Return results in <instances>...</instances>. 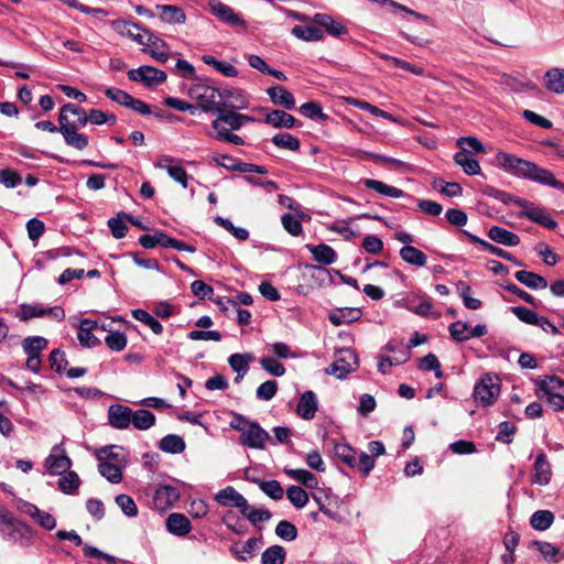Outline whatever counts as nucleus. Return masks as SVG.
<instances>
[{
    "label": "nucleus",
    "mask_w": 564,
    "mask_h": 564,
    "mask_svg": "<svg viewBox=\"0 0 564 564\" xmlns=\"http://www.w3.org/2000/svg\"><path fill=\"white\" fill-rule=\"evenodd\" d=\"M132 417L131 424L140 431L149 430L156 421L155 415L151 411L144 409H140L134 412L132 411Z\"/></svg>",
    "instance_id": "nucleus-41"
},
{
    "label": "nucleus",
    "mask_w": 564,
    "mask_h": 564,
    "mask_svg": "<svg viewBox=\"0 0 564 564\" xmlns=\"http://www.w3.org/2000/svg\"><path fill=\"white\" fill-rule=\"evenodd\" d=\"M312 22L321 28H324L326 32L332 36H340L348 33V29L333 19L326 13H316L312 17Z\"/></svg>",
    "instance_id": "nucleus-21"
},
{
    "label": "nucleus",
    "mask_w": 564,
    "mask_h": 564,
    "mask_svg": "<svg viewBox=\"0 0 564 564\" xmlns=\"http://www.w3.org/2000/svg\"><path fill=\"white\" fill-rule=\"evenodd\" d=\"M220 91L205 84H194L188 89V96L198 102V107L204 112H216L219 102Z\"/></svg>",
    "instance_id": "nucleus-5"
},
{
    "label": "nucleus",
    "mask_w": 564,
    "mask_h": 564,
    "mask_svg": "<svg viewBox=\"0 0 564 564\" xmlns=\"http://www.w3.org/2000/svg\"><path fill=\"white\" fill-rule=\"evenodd\" d=\"M434 188H437L441 194L447 196V197H455L459 196L463 193V188L458 183L455 182H444L443 180H435Z\"/></svg>",
    "instance_id": "nucleus-63"
},
{
    "label": "nucleus",
    "mask_w": 564,
    "mask_h": 564,
    "mask_svg": "<svg viewBox=\"0 0 564 564\" xmlns=\"http://www.w3.org/2000/svg\"><path fill=\"white\" fill-rule=\"evenodd\" d=\"M236 109H229L225 107H218L217 113L219 115V120L227 126H229L230 130H239L246 122H253L254 118L239 113L235 111Z\"/></svg>",
    "instance_id": "nucleus-19"
},
{
    "label": "nucleus",
    "mask_w": 564,
    "mask_h": 564,
    "mask_svg": "<svg viewBox=\"0 0 564 564\" xmlns=\"http://www.w3.org/2000/svg\"><path fill=\"white\" fill-rule=\"evenodd\" d=\"M306 248L312 253L313 259L324 265H329L337 259L336 251L326 243H319L317 246L306 245Z\"/></svg>",
    "instance_id": "nucleus-27"
},
{
    "label": "nucleus",
    "mask_w": 564,
    "mask_h": 564,
    "mask_svg": "<svg viewBox=\"0 0 564 564\" xmlns=\"http://www.w3.org/2000/svg\"><path fill=\"white\" fill-rule=\"evenodd\" d=\"M240 444L249 448L263 449L268 442H271L270 434L252 421L240 434Z\"/></svg>",
    "instance_id": "nucleus-9"
},
{
    "label": "nucleus",
    "mask_w": 564,
    "mask_h": 564,
    "mask_svg": "<svg viewBox=\"0 0 564 564\" xmlns=\"http://www.w3.org/2000/svg\"><path fill=\"white\" fill-rule=\"evenodd\" d=\"M300 112L310 119H319L322 121L328 120V116L323 112L321 105L316 101H308L300 107Z\"/></svg>",
    "instance_id": "nucleus-57"
},
{
    "label": "nucleus",
    "mask_w": 564,
    "mask_h": 564,
    "mask_svg": "<svg viewBox=\"0 0 564 564\" xmlns=\"http://www.w3.org/2000/svg\"><path fill=\"white\" fill-rule=\"evenodd\" d=\"M98 471L112 484H119L122 480L121 468L111 462H99Z\"/></svg>",
    "instance_id": "nucleus-48"
},
{
    "label": "nucleus",
    "mask_w": 564,
    "mask_h": 564,
    "mask_svg": "<svg viewBox=\"0 0 564 564\" xmlns=\"http://www.w3.org/2000/svg\"><path fill=\"white\" fill-rule=\"evenodd\" d=\"M291 34L304 42H318L324 39V33L319 28L312 25H295Z\"/></svg>",
    "instance_id": "nucleus-31"
},
{
    "label": "nucleus",
    "mask_w": 564,
    "mask_h": 564,
    "mask_svg": "<svg viewBox=\"0 0 564 564\" xmlns=\"http://www.w3.org/2000/svg\"><path fill=\"white\" fill-rule=\"evenodd\" d=\"M361 315L362 313L359 308L343 307L332 312L328 318L333 325L340 326L343 324H349L358 321L361 317Z\"/></svg>",
    "instance_id": "nucleus-28"
},
{
    "label": "nucleus",
    "mask_w": 564,
    "mask_h": 564,
    "mask_svg": "<svg viewBox=\"0 0 564 564\" xmlns=\"http://www.w3.org/2000/svg\"><path fill=\"white\" fill-rule=\"evenodd\" d=\"M58 489L65 494V495H75L77 494L79 486H80V479L78 475L75 471L68 470L63 473L61 475V478L58 479Z\"/></svg>",
    "instance_id": "nucleus-39"
},
{
    "label": "nucleus",
    "mask_w": 564,
    "mask_h": 564,
    "mask_svg": "<svg viewBox=\"0 0 564 564\" xmlns=\"http://www.w3.org/2000/svg\"><path fill=\"white\" fill-rule=\"evenodd\" d=\"M514 278L525 286L532 289V290H543L547 286V281L542 275L531 272L521 270L516 272Z\"/></svg>",
    "instance_id": "nucleus-32"
},
{
    "label": "nucleus",
    "mask_w": 564,
    "mask_h": 564,
    "mask_svg": "<svg viewBox=\"0 0 564 564\" xmlns=\"http://www.w3.org/2000/svg\"><path fill=\"white\" fill-rule=\"evenodd\" d=\"M180 499V491L172 485H160L153 494V507L164 512Z\"/></svg>",
    "instance_id": "nucleus-11"
},
{
    "label": "nucleus",
    "mask_w": 564,
    "mask_h": 564,
    "mask_svg": "<svg viewBox=\"0 0 564 564\" xmlns=\"http://www.w3.org/2000/svg\"><path fill=\"white\" fill-rule=\"evenodd\" d=\"M47 345L48 340L42 336H30L22 341V348L28 356H40Z\"/></svg>",
    "instance_id": "nucleus-44"
},
{
    "label": "nucleus",
    "mask_w": 564,
    "mask_h": 564,
    "mask_svg": "<svg viewBox=\"0 0 564 564\" xmlns=\"http://www.w3.org/2000/svg\"><path fill=\"white\" fill-rule=\"evenodd\" d=\"M484 194L489 196V197H492V198H495V199H497L499 202H501L505 205L514 204V205H517L519 207H522V208H523V206H527V199L518 197V196H514V195H512L510 193L497 189V188L491 187V186L486 187L484 189Z\"/></svg>",
    "instance_id": "nucleus-37"
},
{
    "label": "nucleus",
    "mask_w": 564,
    "mask_h": 564,
    "mask_svg": "<svg viewBox=\"0 0 564 564\" xmlns=\"http://www.w3.org/2000/svg\"><path fill=\"white\" fill-rule=\"evenodd\" d=\"M132 410L122 404H112L108 409V422L117 430H126L130 426Z\"/></svg>",
    "instance_id": "nucleus-14"
},
{
    "label": "nucleus",
    "mask_w": 564,
    "mask_h": 564,
    "mask_svg": "<svg viewBox=\"0 0 564 564\" xmlns=\"http://www.w3.org/2000/svg\"><path fill=\"white\" fill-rule=\"evenodd\" d=\"M399 253L401 259L411 265L422 268L427 262L426 254L413 246L402 247Z\"/></svg>",
    "instance_id": "nucleus-35"
},
{
    "label": "nucleus",
    "mask_w": 564,
    "mask_h": 564,
    "mask_svg": "<svg viewBox=\"0 0 564 564\" xmlns=\"http://www.w3.org/2000/svg\"><path fill=\"white\" fill-rule=\"evenodd\" d=\"M275 534L288 542L297 538V528L288 520H281L275 527Z\"/></svg>",
    "instance_id": "nucleus-58"
},
{
    "label": "nucleus",
    "mask_w": 564,
    "mask_h": 564,
    "mask_svg": "<svg viewBox=\"0 0 564 564\" xmlns=\"http://www.w3.org/2000/svg\"><path fill=\"white\" fill-rule=\"evenodd\" d=\"M65 111H69V113L73 115H78L79 127H85L88 122L97 126L104 123L112 126L117 122V117L112 113H106L99 109H90L88 112H86L85 109L80 106L70 102L65 104Z\"/></svg>",
    "instance_id": "nucleus-6"
},
{
    "label": "nucleus",
    "mask_w": 564,
    "mask_h": 564,
    "mask_svg": "<svg viewBox=\"0 0 564 564\" xmlns=\"http://www.w3.org/2000/svg\"><path fill=\"white\" fill-rule=\"evenodd\" d=\"M454 161L457 165L462 166L467 175H478L481 172L479 162L468 156L465 148H463V151L455 153Z\"/></svg>",
    "instance_id": "nucleus-38"
},
{
    "label": "nucleus",
    "mask_w": 564,
    "mask_h": 564,
    "mask_svg": "<svg viewBox=\"0 0 564 564\" xmlns=\"http://www.w3.org/2000/svg\"><path fill=\"white\" fill-rule=\"evenodd\" d=\"M68 112L65 111V105L59 109L58 113V132L63 135L65 143L76 150H84L88 145V137L84 133H79L77 130L80 128L78 119L70 122L68 119Z\"/></svg>",
    "instance_id": "nucleus-3"
},
{
    "label": "nucleus",
    "mask_w": 564,
    "mask_h": 564,
    "mask_svg": "<svg viewBox=\"0 0 564 564\" xmlns=\"http://www.w3.org/2000/svg\"><path fill=\"white\" fill-rule=\"evenodd\" d=\"M314 501L318 505V509L322 513H324L327 518L340 521L341 517L336 506V500L332 499L329 496L324 495V497L319 495L313 496Z\"/></svg>",
    "instance_id": "nucleus-33"
},
{
    "label": "nucleus",
    "mask_w": 564,
    "mask_h": 564,
    "mask_svg": "<svg viewBox=\"0 0 564 564\" xmlns=\"http://www.w3.org/2000/svg\"><path fill=\"white\" fill-rule=\"evenodd\" d=\"M264 122L274 128L290 129L295 126L296 119L284 110L275 109L267 115Z\"/></svg>",
    "instance_id": "nucleus-30"
},
{
    "label": "nucleus",
    "mask_w": 564,
    "mask_h": 564,
    "mask_svg": "<svg viewBox=\"0 0 564 564\" xmlns=\"http://www.w3.org/2000/svg\"><path fill=\"white\" fill-rule=\"evenodd\" d=\"M259 487L263 494L273 500L283 498L284 490L278 480H258Z\"/></svg>",
    "instance_id": "nucleus-53"
},
{
    "label": "nucleus",
    "mask_w": 564,
    "mask_h": 564,
    "mask_svg": "<svg viewBox=\"0 0 564 564\" xmlns=\"http://www.w3.org/2000/svg\"><path fill=\"white\" fill-rule=\"evenodd\" d=\"M463 232L469 239V241L480 245L486 251H488L497 257H500L507 261H510L513 264H516L517 267L523 265V263L520 260H518L517 258H514L510 252H508L495 245H491L488 241L480 239L479 237H477L466 230H463Z\"/></svg>",
    "instance_id": "nucleus-22"
},
{
    "label": "nucleus",
    "mask_w": 564,
    "mask_h": 564,
    "mask_svg": "<svg viewBox=\"0 0 564 564\" xmlns=\"http://www.w3.org/2000/svg\"><path fill=\"white\" fill-rule=\"evenodd\" d=\"M500 379L498 376L485 373L474 387V398L482 406L492 405L500 394Z\"/></svg>",
    "instance_id": "nucleus-4"
},
{
    "label": "nucleus",
    "mask_w": 564,
    "mask_h": 564,
    "mask_svg": "<svg viewBox=\"0 0 564 564\" xmlns=\"http://www.w3.org/2000/svg\"><path fill=\"white\" fill-rule=\"evenodd\" d=\"M334 455L350 468H357L362 476H368L375 467V459L368 453L357 451L348 444H335Z\"/></svg>",
    "instance_id": "nucleus-2"
},
{
    "label": "nucleus",
    "mask_w": 564,
    "mask_h": 564,
    "mask_svg": "<svg viewBox=\"0 0 564 564\" xmlns=\"http://www.w3.org/2000/svg\"><path fill=\"white\" fill-rule=\"evenodd\" d=\"M487 236L492 241L508 247H516L520 243L518 235L499 226L490 227Z\"/></svg>",
    "instance_id": "nucleus-26"
},
{
    "label": "nucleus",
    "mask_w": 564,
    "mask_h": 564,
    "mask_svg": "<svg viewBox=\"0 0 564 564\" xmlns=\"http://www.w3.org/2000/svg\"><path fill=\"white\" fill-rule=\"evenodd\" d=\"M286 497L296 509L304 508L308 502V494L299 486H290L286 489Z\"/></svg>",
    "instance_id": "nucleus-51"
},
{
    "label": "nucleus",
    "mask_w": 564,
    "mask_h": 564,
    "mask_svg": "<svg viewBox=\"0 0 564 564\" xmlns=\"http://www.w3.org/2000/svg\"><path fill=\"white\" fill-rule=\"evenodd\" d=\"M126 220V217L121 216L120 213L117 214V217L108 219V227L116 239H121L127 235L128 226Z\"/></svg>",
    "instance_id": "nucleus-60"
},
{
    "label": "nucleus",
    "mask_w": 564,
    "mask_h": 564,
    "mask_svg": "<svg viewBox=\"0 0 564 564\" xmlns=\"http://www.w3.org/2000/svg\"><path fill=\"white\" fill-rule=\"evenodd\" d=\"M284 473L306 488L314 489L318 485L316 476L306 469H284Z\"/></svg>",
    "instance_id": "nucleus-42"
},
{
    "label": "nucleus",
    "mask_w": 564,
    "mask_h": 564,
    "mask_svg": "<svg viewBox=\"0 0 564 564\" xmlns=\"http://www.w3.org/2000/svg\"><path fill=\"white\" fill-rule=\"evenodd\" d=\"M115 501L127 517L131 518L138 514V507L130 496L124 494L118 495Z\"/></svg>",
    "instance_id": "nucleus-64"
},
{
    "label": "nucleus",
    "mask_w": 564,
    "mask_h": 564,
    "mask_svg": "<svg viewBox=\"0 0 564 564\" xmlns=\"http://www.w3.org/2000/svg\"><path fill=\"white\" fill-rule=\"evenodd\" d=\"M202 61L205 64L213 66L217 72L221 73L227 77H236L238 75V70L236 69V67H234L230 64L220 62L212 55H203Z\"/></svg>",
    "instance_id": "nucleus-52"
},
{
    "label": "nucleus",
    "mask_w": 564,
    "mask_h": 564,
    "mask_svg": "<svg viewBox=\"0 0 564 564\" xmlns=\"http://www.w3.org/2000/svg\"><path fill=\"white\" fill-rule=\"evenodd\" d=\"M551 477L552 469L546 455L544 453H540L533 465L531 481L539 486H546L550 482Z\"/></svg>",
    "instance_id": "nucleus-18"
},
{
    "label": "nucleus",
    "mask_w": 564,
    "mask_h": 564,
    "mask_svg": "<svg viewBox=\"0 0 564 564\" xmlns=\"http://www.w3.org/2000/svg\"><path fill=\"white\" fill-rule=\"evenodd\" d=\"M44 465L52 475H62L70 469L72 459L67 456L63 443L52 447L50 455L45 458Z\"/></svg>",
    "instance_id": "nucleus-10"
},
{
    "label": "nucleus",
    "mask_w": 564,
    "mask_h": 564,
    "mask_svg": "<svg viewBox=\"0 0 564 564\" xmlns=\"http://www.w3.org/2000/svg\"><path fill=\"white\" fill-rule=\"evenodd\" d=\"M161 11L160 18L163 22L170 24H182L186 20V15L182 8L176 6L162 4L156 7Z\"/></svg>",
    "instance_id": "nucleus-34"
},
{
    "label": "nucleus",
    "mask_w": 564,
    "mask_h": 564,
    "mask_svg": "<svg viewBox=\"0 0 564 564\" xmlns=\"http://www.w3.org/2000/svg\"><path fill=\"white\" fill-rule=\"evenodd\" d=\"M448 332L456 341L462 343L469 339V326L465 322L456 321L452 323L448 327Z\"/></svg>",
    "instance_id": "nucleus-62"
},
{
    "label": "nucleus",
    "mask_w": 564,
    "mask_h": 564,
    "mask_svg": "<svg viewBox=\"0 0 564 564\" xmlns=\"http://www.w3.org/2000/svg\"><path fill=\"white\" fill-rule=\"evenodd\" d=\"M131 315L134 319L147 325L155 335H160L163 332L162 324L154 318L150 313L142 308H135L131 311Z\"/></svg>",
    "instance_id": "nucleus-45"
},
{
    "label": "nucleus",
    "mask_w": 564,
    "mask_h": 564,
    "mask_svg": "<svg viewBox=\"0 0 564 564\" xmlns=\"http://www.w3.org/2000/svg\"><path fill=\"white\" fill-rule=\"evenodd\" d=\"M98 327L97 322L85 318L78 326L77 338L83 347L93 348L100 345V340L93 334Z\"/></svg>",
    "instance_id": "nucleus-20"
},
{
    "label": "nucleus",
    "mask_w": 564,
    "mask_h": 564,
    "mask_svg": "<svg viewBox=\"0 0 564 564\" xmlns=\"http://www.w3.org/2000/svg\"><path fill=\"white\" fill-rule=\"evenodd\" d=\"M45 316V308L40 304L23 303L20 305L19 317L21 321H29L35 317Z\"/></svg>",
    "instance_id": "nucleus-61"
},
{
    "label": "nucleus",
    "mask_w": 564,
    "mask_h": 564,
    "mask_svg": "<svg viewBox=\"0 0 564 564\" xmlns=\"http://www.w3.org/2000/svg\"><path fill=\"white\" fill-rule=\"evenodd\" d=\"M346 101H347L348 105H351V106H354V107H356L358 109L368 111V112H370L371 115H373L376 117H380V118L388 119V120H392L393 119L392 116L389 112H387V111H384V110H382V109H380V108H378V107H376V106H373V105H371V104H369L367 101H364V100H360V99H357V98H354V97H347Z\"/></svg>",
    "instance_id": "nucleus-49"
},
{
    "label": "nucleus",
    "mask_w": 564,
    "mask_h": 564,
    "mask_svg": "<svg viewBox=\"0 0 564 564\" xmlns=\"http://www.w3.org/2000/svg\"><path fill=\"white\" fill-rule=\"evenodd\" d=\"M271 101L276 105L284 107L285 109H293L295 107V98L285 87L275 85L267 89Z\"/></svg>",
    "instance_id": "nucleus-23"
},
{
    "label": "nucleus",
    "mask_w": 564,
    "mask_h": 564,
    "mask_svg": "<svg viewBox=\"0 0 564 564\" xmlns=\"http://www.w3.org/2000/svg\"><path fill=\"white\" fill-rule=\"evenodd\" d=\"M247 510L242 509L241 514L246 517L250 523L258 527L261 522H267L271 519L272 513L268 509H258L247 503Z\"/></svg>",
    "instance_id": "nucleus-47"
},
{
    "label": "nucleus",
    "mask_w": 564,
    "mask_h": 564,
    "mask_svg": "<svg viewBox=\"0 0 564 564\" xmlns=\"http://www.w3.org/2000/svg\"><path fill=\"white\" fill-rule=\"evenodd\" d=\"M272 143L280 149L297 151L300 149V140L289 132H282L273 135Z\"/></svg>",
    "instance_id": "nucleus-50"
},
{
    "label": "nucleus",
    "mask_w": 564,
    "mask_h": 564,
    "mask_svg": "<svg viewBox=\"0 0 564 564\" xmlns=\"http://www.w3.org/2000/svg\"><path fill=\"white\" fill-rule=\"evenodd\" d=\"M519 215L547 229H555L557 227V223L550 217L545 208L535 206L529 200H527V206H523Z\"/></svg>",
    "instance_id": "nucleus-13"
},
{
    "label": "nucleus",
    "mask_w": 564,
    "mask_h": 564,
    "mask_svg": "<svg viewBox=\"0 0 564 564\" xmlns=\"http://www.w3.org/2000/svg\"><path fill=\"white\" fill-rule=\"evenodd\" d=\"M166 529L170 533L184 536L192 530L191 521L183 513H171L166 519Z\"/></svg>",
    "instance_id": "nucleus-24"
},
{
    "label": "nucleus",
    "mask_w": 564,
    "mask_h": 564,
    "mask_svg": "<svg viewBox=\"0 0 564 564\" xmlns=\"http://www.w3.org/2000/svg\"><path fill=\"white\" fill-rule=\"evenodd\" d=\"M317 410V395L311 390L302 393L296 405V414L305 421H311L315 417Z\"/></svg>",
    "instance_id": "nucleus-15"
},
{
    "label": "nucleus",
    "mask_w": 564,
    "mask_h": 564,
    "mask_svg": "<svg viewBox=\"0 0 564 564\" xmlns=\"http://www.w3.org/2000/svg\"><path fill=\"white\" fill-rule=\"evenodd\" d=\"M215 223L221 226L224 229L229 231L234 237L240 241H245L249 238V231L242 227H236L228 218L221 216L215 217Z\"/></svg>",
    "instance_id": "nucleus-54"
},
{
    "label": "nucleus",
    "mask_w": 564,
    "mask_h": 564,
    "mask_svg": "<svg viewBox=\"0 0 564 564\" xmlns=\"http://www.w3.org/2000/svg\"><path fill=\"white\" fill-rule=\"evenodd\" d=\"M497 165L513 176L530 180L532 182L547 185L552 172L547 169L541 167L534 162L521 159L517 155L499 151L496 154Z\"/></svg>",
    "instance_id": "nucleus-1"
},
{
    "label": "nucleus",
    "mask_w": 564,
    "mask_h": 564,
    "mask_svg": "<svg viewBox=\"0 0 564 564\" xmlns=\"http://www.w3.org/2000/svg\"><path fill=\"white\" fill-rule=\"evenodd\" d=\"M127 75L130 80L141 83L148 88L156 87L163 84L167 78L165 72L150 65L132 68L128 70Z\"/></svg>",
    "instance_id": "nucleus-8"
},
{
    "label": "nucleus",
    "mask_w": 564,
    "mask_h": 564,
    "mask_svg": "<svg viewBox=\"0 0 564 564\" xmlns=\"http://www.w3.org/2000/svg\"><path fill=\"white\" fill-rule=\"evenodd\" d=\"M357 367L358 357L356 351L351 348H344L338 351L336 360L326 368V373L333 375L337 379H345Z\"/></svg>",
    "instance_id": "nucleus-7"
},
{
    "label": "nucleus",
    "mask_w": 564,
    "mask_h": 564,
    "mask_svg": "<svg viewBox=\"0 0 564 564\" xmlns=\"http://www.w3.org/2000/svg\"><path fill=\"white\" fill-rule=\"evenodd\" d=\"M554 522V514L550 510H538L530 518V524L538 531L547 530Z\"/></svg>",
    "instance_id": "nucleus-43"
},
{
    "label": "nucleus",
    "mask_w": 564,
    "mask_h": 564,
    "mask_svg": "<svg viewBox=\"0 0 564 564\" xmlns=\"http://www.w3.org/2000/svg\"><path fill=\"white\" fill-rule=\"evenodd\" d=\"M364 184L367 188L373 189L381 195L389 196L392 198H400L405 195V193L402 189L388 185L381 181L366 178L364 180Z\"/></svg>",
    "instance_id": "nucleus-36"
},
{
    "label": "nucleus",
    "mask_w": 564,
    "mask_h": 564,
    "mask_svg": "<svg viewBox=\"0 0 564 564\" xmlns=\"http://www.w3.org/2000/svg\"><path fill=\"white\" fill-rule=\"evenodd\" d=\"M544 86L554 94L564 93V68L553 67L544 75Z\"/></svg>",
    "instance_id": "nucleus-29"
},
{
    "label": "nucleus",
    "mask_w": 564,
    "mask_h": 564,
    "mask_svg": "<svg viewBox=\"0 0 564 564\" xmlns=\"http://www.w3.org/2000/svg\"><path fill=\"white\" fill-rule=\"evenodd\" d=\"M220 107L229 109H246L249 106V99L243 91L238 88L224 89L219 95Z\"/></svg>",
    "instance_id": "nucleus-17"
},
{
    "label": "nucleus",
    "mask_w": 564,
    "mask_h": 564,
    "mask_svg": "<svg viewBox=\"0 0 564 564\" xmlns=\"http://www.w3.org/2000/svg\"><path fill=\"white\" fill-rule=\"evenodd\" d=\"M260 542L261 539L250 538L245 543L237 542L231 545L230 552L238 561L247 562L249 558H252L256 555V551Z\"/></svg>",
    "instance_id": "nucleus-25"
},
{
    "label": "nucleus",
    "mask_w": 564,
    "mask_h": 564,
    "mask_svg": "<svg viewBox=\"0 0 564 564\" xmlns=\"http://www.w3.org/2000/svg\"><path fill=\"white\" fill-rule=\"evenodd\" d=\"M225 159L231 162L230 166L227 165L229 167V171H238L241 173H259V174L268 173V170L265 166L256 165L252 163L240 162L237 159H228V158H225Z\"/></svg>",
    "instance_id": "nucleus-56"
},
{
    "label": "nucleus",
    "mask_w": 564,
    "mask_h": 564,
    "mask_svg": "<svg viewBox=\"0 0 564 564\" xmlns=\"http://www.w3.org/2000/svg\"><path fill=\"white\" fill-rule=\"evenodd\" d=\"M159 448L169 454H180L185 449V442L176 434H169L161 438Z\"/></svg>",
    "instance_id": "nucleus-40"
},
{
    "label": "nucleus",
    "mask_w": 564,
    "mask_h": 564,
    "mask_svg": "<svg viewBox=\"0 0 564 564\" xmlns=\"http://www.w3.org/2000/svg\"><path fill=\"white\" fill-rule=\"evenodd\" d=\"M286 552L281 545H272L261 554V564H284Z\"/></svg>",
    "instance_id": "nucleus-46"
},
{
    "label": "nucleus",
    "mask_w": 564,
    "mask_h": 564,
    "mask_svg": "<svg viewBox=\"0 0 564 564\" xmlns=\"http://www.w3.org/2000/svg\"><path fill=\"white\" fill-rule=\"evenodd\" d=\"M252 359V356L250 354H232L228 358L229 366L234 371H236L238 375L242 372V375H246L249 369V361Z\"/></svg>",
    "instance_id": "nucleus-55"
},
{
    "label": "nucleus",
    "mask_w": 564,
    "mask_h": 564,
    "mask_svg": "<svg viewBox=\"0 0 564 564\" xmlns=\"http://www.w3.org/2000/svg\"><path fill=\"white\" fill-rule=\"evenodd\" d=\"M510 311L522 322L528 325H538L540 321V315L534 311L527 308L524 306H513Z\"/></svg>",
    "instance_id": "nucleus-59"
},
{
    "label": "nucleus",
    "mask_w": 564,
    "mask_h": 564,
    "mask_svg": "<svg viewBox=\"0 0 564 564\" xmlns=\"http://www.w3.org/2000/svg\"><path fill=\"white\" fill-rule=\"evenodd\" d=\"M215 500L224 507H236L241 512L242 509L247 510L248 500L238 492L232 486L219 490L215 495Z\"/></svg>",
    "instance_id": "nucleus-16"
},
{
    "label": "nucleus",
    "mask_w": 564,
    "mask_h": 564,
    "mask_svg": "<svg viewBox=\"0 0 564 564\" xmlns=\"http://www.w3.org/2000/svg\"><path fill=\"white\" fill-rule=\"evenodd\" d=\"M209 11L217 17L221 22L230 25V26H245V20L236 13L229 6L223 3L220 0H209L208 3Z\"/></svg>",
    "instance_id": "nucleus-12"
}]
</instances>
